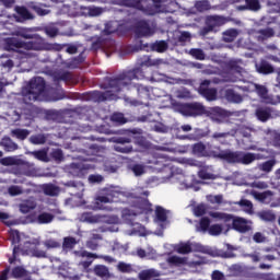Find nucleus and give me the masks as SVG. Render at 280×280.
Listing matches in <instances>:
<instances>
[{
	"label": "nucleus",
	"instance_id": "c03bdc74",
	"mask_svg": "<svg viewBox=\"0 0 280 280\" xmlns=\"http://www.w3.org/2000/svg\"><path fill=\"white\" fill-rule=\"evenodd\" d=\"M151 49H153V51H158L159 54H163V51H167V42L165 40L156 42L152 44Z\"/></svg>",
	"mask_w": 280,
	"mask_h": 280
},
{
	"label": "nucleus",
	"instance_id": "49530a36",
	"mask_svg": "<svg viewBox=\"0 0 280 280\" xmlns=\"http://www.w3.org/2000/svg\"><path fill=\"white\" fill-rule=\"evenodd\" d=\"M195 8L198 12H207V10H211V3L209 0H200L196 2Z\"/></svg>",
	"mask_w": 280,
	"mask_h": 280
},
{
	"label": "nucleus",
	"instance_id": "09e8293b",
	"mask_svg": "<svg viewBox=\"0 0 280 280\" xmlns=\"http://www.w3.org/2000/svg\"><path fill=\"white\" fill-rule=\"evenodd\" d=\"M155 215L159 222H167V213L165 212V209H163V207L158 206L155 208Z\"/></svg>",
	"mask_w": 280,
	"mask_h": 280
},
{
	"label": "nucleus",
	"instance_id": "3c124183",
	"mask_svg": "<svg viewBox=\"0 0 280 280\" xmlns=\"http://www.w3.org/2000/svg\"><path fill=\"white\" fill-rule=\"evenodd\" d=\"M235 130H230L226 132H214L212 135V139H215V141H220V139H226V137H235Z\"/></svg>",
	"mask_w": 280,
	"mask_h": 280
},
{
	"label": "nucleus",
	"instance_id": "39448f33",
	"mask_svg": "<svg viewBox=\"0 0 280 280\" xmlns=\"http://www.w3.org/2000/svg\"><path fill=\"white\" fill-rule=\"evenodd\" d=\"M110 78L107 79V90L105 92H100V91H92V92H88L84 94L83 98L86 100V102H95V103H100V102H107L108 100H115V97H117V93L115 91H113V88L110 86V84H108V80Z\"/></svg>",
	"mask_w": 280,
	"mask_h": 280
},
{
	"label": "nucleus",
	"instance_id": "f8f14e48",
	"mask_svg": "<svg viewBox=\"0 0 280 280\" xmlns=\"http://www.w3.org/2000/svg\"><path fill=\"white\" fill-rule=\"evenodd\" d=\"M206 115L212 119V121H222V119L229 117V112L222 107H210L209 109H206Z\"/></svg>",
	"mask_w": 280,
	"mask_h": 280
},
{
	"label": "nucleus",
	"instance_id": "774afa93",
	"mask_svg": "<svg viewBox=\"0 0 280 280\" xmlns=\"http://www.w3.org/2000/svg\"><path fill=\"white\" fill-rule=\"evenodd\" d=\"M152 277H154V270H144L139 273L140 280H150Z\"/></svg>",
	"mask_w": 280,
	"mask_h": 280
},
{
	"label": "nucleus",
	"instance_id": "37998d69",
	"mask_svg": "<svg viewBox=\"0 0 280 280\" xmlns=\"http://www.w3.org/2000/svg\"><path fill=\"white\" fill-rule=\"evenodd\" d=\"M36 209V202L34 201H25L20 205L21 213H30V211H34Z\"/></svg>",
	"mask_w": 280,
	"mask_h": 280
},
{
	"label": "nucleus",
	"instance_id": "f03ea898",
	"mask_svg": "<svg viewBox=\"0 0 280 280\" xmlns=\"http://www.w3.org/2000/svg\"><path fill=\"white\" fill-rule=\"evenodd\" d=\"M45 79L42 77H36L32 79L28 83V89L23 91L24 102L30 104L36 102L40 95L45 92Z\"/></svg>",
	"mask_w": 280,
	"mask_h": 280
},
{
	"label": "nucleus",
	"instance_id": "a18cd8bd",
	"mask_svg": "<svg viewBox=\"0 0 280 280\" xmlns=\"http://www.w3.org/2000/svg\"><path fill=\"white\" fill-rule=\"evenodd\" d=\"M75 244H78V241L75 240V237L73 236H68L63 238V243H62V247L65 249H73L75 248Z\"/></svg>",
	"mask_w": 280,
	"mask_h": 280
},
{
	"label": "nucleus",
	"instance_id": "e433bc0d",
	"mask_svg": "<svg viewBox=\"0 0 280 280\" xmlns=\"http://www.w3.org/2000/svg\"><path fill=\"white\" fill-rule=\"evenodd\" d=\"M238 32L235 28L228 30L223 33V40L224 43H233L235 38L238 36Z\"/></svg>",
	"mask_w": 280,
	"mask_h": 280
},
{
	"label": "nucleus",
	"instance_id": "412c9836",
	"mask_svg": "<svg viewBox=\"0 0 280 280\" xmlns=\"http://www.w3.org/2000/svg\"><path fill=\"white\" fill-rule=\"evenodd\" d=\"M218 159L226 161V163H240L241 151H224L218 154Z\"/></svg>",
	"mask_w": 280,
	"mask_h": 280
},
{
	"label": "nucleus",
	"instance_id": "5fc2aeb1",
	"mask_svg": "<svg viewBox=\"0 0 280 280\" xmlns=\"http://www.w3.org/2000/svg\"><path fill=\"white\" fill-rule=\"evenodd\" d=\"M226 67L230 71H234V73H242V67L236 60H230Z\"/></svg>",
	"mask_w": 280,
	"mask_h": 280
},
{
	"label": "nucleus",
	"instance_id": "bf43d9fd",
	"mask_svg": "<svg viewBox=\"0 0 280 280\" xmlns=\"http://www.w3.org/2000/svg\"><path fill=\"white\" fill-rule=\"evenodd\" d=\"M208 231H209L210 235L218 236V235L222 234L223 228L221 224H212V225H210Z\"/></svg>",
	"mask_w": 280,
	"mask_h": 280
},
{
	"label": "nucleus",
	"instance_id": "6ab92c4d",
	"mask_svg": "<svg viewBox=\"0 0 280 280\" xmlns=\"http://www.w3.org/2000/svg\"><path fill=\"white\" fill-rule=\"evenodd\" d=\"M255 91L260 100L264 101L266 104H277V101L272 96L268 95V88H266L265 85L255 84Z\"/></svg>",
	"mask_w": 280,
	"mask_h": 280
},
{
	"label": "nucleus",
	"instance_id": "69168bd1",
	"mask_svg": "<svg viewBox=\"0 0 280 280\" xmlns=\"http://www.w3.org/2000/svg\"><path fill=\"white\" fill-rule=\"evenodd\" d=\"M139 65L140 67H154V62L152 61L150 56H143L142 58H140Z\"/></svg>",
	"mask_w": 280,
	"mask_h": 280
},
{
	"label": "nucleus",
	"instance_id": "c85d7f7f",
	"mask_svg": "<svg viewBox=\"0 0 280 280\" xmlns=\"http://www.w3.org/2000/svg\"><path fill=\"white\" fill-rule=\"evenodd\" d=\"M225 97L229 102H233L234 104H242V102H244L242 94L236 93L234 90H226Z\"/></svg>",
	"mask_w": 280,
	"mask_h": 280
},
{
	"label": "nucleus",
	"instance_id": "393cba45",
	"mask_svg": "<svg viewBox=\"0 0 280 280\" xmlns=\"http://www.w3.org/2000/svg\"><path fill=\"white\" fill-rule=\"evenodd\" d=\"M42 191L45 196L55 197L60 194V188L54 184H44L42 185Z\"/></svg>",
	"mask_w": 280,
	"mask_h": 280
},
{
	"label": "nucleus",
	"instance_id": "f704fd0d",
	"mask_svg": "<svg viewBox=\"0 0 280 280\" xmlns=\"http://www.w3.org/2000/svg\"><path fill=\"white\" fill-rule=\"evenodd\" d=\"M30 142L33 143V145H45V143H47V136H45V133L33 135L30 137Z\"/></svg>",
	"mask_w": 280,
	"mask_h": 280
},
{
	"label": "nucleus",
	"instance_id": "ea45409f",
	"mask_svg": "<svg viewBox=\"0 0 280 280\" xmlns=\"http://www.w3.org/2000/svg\"><path fill=\"white\" fill-rule=\"evenodd\" d=\"M110 121L117 124L118 126H124V124L128 122V119L121 113H114L110 117Z\"/></svg>",
	"mask_w": 280,
	"mask_h": 280
},
{
	"label": "nucleus",
	"instance_id": "603ef678",
	"mask_svg": "<svg viewBox=\"0 0 280 280\" xmlns=\"http://www.w3.org/2000/svg\"><path fill=\"white\" fill-rule=\"evenodd\" d=\"M44 32L46 35H48L49 38H56L60 31L54 25H48L44 27Z\"/></svg>",
	"mask_w": 280,
	"mask_h": 280
},
{
	"label": "nucleus",
	"instance_id": "4468645a",
	"mask_svg": "<svg viewBox=\"0 0 280 280\" xmlns=\"http://www.w3.org/2000/svg\"><path fill=\"white\" fill-rule=\"evenodd\" d=\"M232 228L234 231H237V233H248V231H252V226L248 225V221L244 218H234L232 219Z\"/></svg>",
	"mask_w": 280,
	"mask_h": 280
},
{
	"label": "nucleus",
	"instance_id": "2f4dec72",
	"mask_svg": "<svg viewBox=\"0 0 280 280\" xmlns=\"http://www.w3.org/2000/svg\"><path fill=\"white\" fill-rule=\"evenodd\" d=\"M256 160H257V154H255V153H244V152L241 151L240 163L242 165H250V163H253Z\"/></svg>",
	"mask_w": 280,
	"mask_h": 280
},
{
	"label": "nucleus",
	"instance_id": "b1692460",
	"mask_svg": "<svg viewBox=\"0 0 280 280\" xmlns=\"http://www.w3.org/2000/svg\"><path fill=\"white\" fill-rule=\"evenodd\" d=\"M238 10H250L252 12H259L261 3L259 0H245V5L238 7Z\"/></svg>",
	"mask_w": 280,
	"mask_h": 280
},
{
	"label": "nucleus",
	"instance_id": "6e6d98bb",
	"mask_svg": "<svg viewBox=\"0 0 280 280\" xmlns=\"http://www.w3.org/2000/svg\"><path fill=\"white\" fill-rule=\"evenodd\" d=\"M131 172H133L135 176H143V174H145V166L142 164H133Z\"/></svg>",
	"mask_w": 280,
	"mask_h": 280
},
{
	"label": "nucleus",
	"instance_id": "20e7f679",
	"mask_svg": "<svg viewBox=\"0 0 280 280\" xmlns=\"http://www.w3.org/2000/svg\"><path fill=\"white\" fill-rule=\"evenodd\" d=\"M152 211H154V210L152 209V205H151L150 200H148L145 198H139L132 206V209H130V208L124 209V215L131 217V215H141L143 213H144V215H150V213H152Z\"/></svg>",
	"mask_w": 280,
	"mask_h": 280
},
{
	"label": "nucleus",
	"instance_id": "dca6fc26",
	"mask_svg": "<svg viewBox=\"0 0 280 280\" xmlns=\"http://www.w3.org/2000/svg\"><path fill=\"white\" fill-rule=\"evenodd\" d=\"M4 47L7 51H21L20 49H25V42L16 37H9L5 39Z\"/></svg>",
	"mask_w": 280,
	"mask_h": 280
},
{
	"label": "nucleus",
	"instance_id": "6e6552de",
	"mask_svg": "<svg viewBox=\"0 0 280 280\" xmlns=\"http://www.w3.org/2000/svg\"><path fill=\"white\" fill-rule=\"evenodd\" d=\"M210 85V80H203L198 88V93L201 97H205L207 102H215V100H218V90H215V88H209Z\"/></svg>",
	"mask_w": 280,
	"mask_h": 280
},
{
	"label": "nucleus",
	"instance_id": "7c9ffc66",
	"mask_svg": "<svg viewBox=\"0 0 280 280\" xmlns=\"http://www.w3.org/2000/svg\"><path fill=\"white\" fill-rule=\"evenodd\" d=\"M54 214L48 212H42L37 215L36 222L37 224H51L54 222Z\"/></svg>",
	"mask_w": 280,
	"mask_h": 280
},
{
	"label": "nucleus",
	"instance_id": "4be33fe9",
	"mask_svg": "<svg viewBox=\"0 0 280 280\" xmlns=\"http://www.w3.org/2000/svg\"><path fill=\"white\" fill-rule=\"evenodd\" d=\"M136 34L138 38H143V36H152V27L145 21L138 22L136 26Z\"/></svg>",
	"mask_w": 280,
	"mask_h": 280
},
{
	"label": "nucleus",
	"instance_id": "a878e982",
	"mask_svg": "<svg viewBox=\"0 0 280 280\" xmlns=\"http://www.w3.org/2000/svg\"><path fill=\"white\" fill-rule=\"evenodd\" d=\"M93 272L96 277H100L101 279H109L110 278V271L108 270V267L104 265H95Z\"/></svg>",
	"mask_w": 280,
	"mask_h": 280
},
{
	"label": "nucleus",
	"instance_id": "4c0bfd02",
	"mask_svg": "<svg viewBox=\"0 0 280 280\" xmlns=\"http://www.w3.org/2000/svg\"><path fill=\"white\" fill-rule=\"evenodd\" d=\"M277 165V160L271 159L260 164V171L265 172L266 174H270L275 166Z\"/></svg>",
	"mask_w": 280,
	"mask_h": 280
},
{
	"label": "nucleus",
	"instance_id": "473e14b6",
	"mask_svg": "<svg viewBox=\"0 0 280 280\" xmlns=\"http://www.w3.org/2000/svg\"><path fill=\"white\" fill-rule=\"evenodd\" d=\"M192 154L196 156H207V145L202 142H197L192 145Z\"/></svg>",
	"mask_w": 280,
	"mask_h": 280
},
{
	"label": "nucleus",
	"instance_id": "9b49d317",
	"mask_svg": "<svg viewBox=\"0 0 280 280\" xmlns=\"http://www.w3.org/2000/svg\"><path fill=\"white\" fill-rule=\"evenodd\" d=\"M46 47L45 38L40 37L38 34H35L30 42H25L26 51H43Z\"/></svg>",
	"mask_w": 280,
	"mask_h": 280
},
{
	"label": "nucleus",
	"instance_id": "680f3d73",
	"mask_svg": "<svg viewBox=\"0 0 280 280\" xmlns=\"http://www.w3.org/2000/svg\"><path fill=\"white\" fill-rule=\"evenodd\" d=\"M8 194L10 196H21V194H23V188H21V186L12 185L8 188Z\"/></svg>",
	"mask_w": 280,
	"mask_h": 280
},
{
	"label": "nucleus",
	"instance_id": "c756f323",
	"mask_svg": "<svg viewBox=\"0 0 280 280\" xmlns=\"http://www.w3.org/2000/svg\"><path fill=\"white\" fill-rule=\"evenodd\" d=\"M73 81V74L71 72L66 71L62 73H58L54 75V82L55 84H59L60 82H72Z\"/></svg>",
	"mask_w": 280,
	"mask_h": 280
},
{
	"label": "nucleus",
	"instance_id": "e2e57ef3",
	"mask_svg": "<svg viewBox=\"0 0 280 280\" xmlns=\"http://www.w3.org/2000/svg\"><path fill=\"white\" fill-rule=\"evenodd\" d=\"M267 8H271L273 12H280V0H266Z\"/></svg>",
	"mask_w": 280,
	"mask_h": 280
},
{
	"label": "nucleus",
	"instance_id": "72a5a7b5",
	"mask_svg": "<svg viewBox=\"0 0 280 280\" xmlns=\"http://www.w3.org/2000/svg\"><path fill=\"white\" fill-rule=\"evenodd\" d=\"M235 130V135H241L242 137H244L245 139H250V137L253 136V129L244 126V125H240L236 129H232Z\"/></svg>",
	"mask_w": 280,
	"mask_h": 280
},
{
	"label": "nucleus",
	"instance_id": "423d86ee",
	"mask_svg": "<svg viewBox=\"0 0 280 280\" xmlns=\"http://www.w3.org/2000/svg\"><path fill=\"white\" fill-rule=\"evenodd\" d=\"M114 5H122L124 8H132L133 10H139L140 12H144V14H149L153 16L156 14V9L154 7L145 8L143 5V0H112Z\"/></svg>",
	"mask_w": 280,
	"mask_h": 280
},
{
	"label": "nucleus",
	"instance_id": "8fccbe9b",
	"mask_svg": "<svg viewBox=\"0 0 280 280\" xmlns=\"http://www.w3.org/2000/svg\"><path fill=\"white\" fill-rule=\"evenodd\" d=\"M9 240L13 246L16 244H20L21 243V233H19V230H11L9 232Z\"/></svg>",
	"mask_w": 280,
	"mask_h": 280
},
{
	"label": "nucleus",
	"instance_id": "f257e3e1",
	"mask_svg": "<svg viewBox=\"0 0 280 280\" xmlns=\"http://www.w3.org/2000/svg\"><path fill=\"white\" fill-rule=\"evenodd\" d=\"M145 74L141 68H136L132 70H126L120 72L119 74L112 77L108 79V84L114 91V93H121V91H132L136 89L138 97L140 100H150V93H152V89L143 85V84H133L132 80H143Z\"/></svg>",
	"mask_w": 280,
	"mask_h": 280
},
{
	"label": "nucleus",
	"instance_id": "cd10ccee",
	"mask_svg": "<svg viewBox=\"0 0 280 280\" xmlns=\"http://www.w3.org/2000/svg\"><path fill=\"white\" fill-rule=\"evenodd\" d=\"M1 145L4 148L5 152H15V150H19V144L10 137L2 138Z\"/></svg>",
	"mask_w": 280,
	"mask_h": 280
},
{
	"label": "nucleus",
	"instance_id": "7ed1b4c3",
	"mask_svg": "<svg viewBox=\"0 0 280 280\" xmlns=\"http://www.w3.org/2000/svg\"><path fill=\"white\" fill-rule=\"evenodd\" d=\"M225 23L226 18L222 15H207L205 18V26L199 30V35L209 36V34H217Z\"/></svg>",
	"mask_w": 280,
	"mask_h": 280
},
{
	"label": "nucleus",
	"instance_id": "338daca9",
	"mask_svg": "<svg viewBox=\"0 0 280 280\" xmlns=\"http://www.w3.org/2000/svg\"><path fill=\"white\" fill-rule=\"evenodd\" d=\"M272 273H253V278L256 280H276L271 278Z\"/></svg>",
	"mask_w": 280,
	"mask_h": 280
},
{
	"label": "nucleus",
	"instance_id": "bb28decb",
	"mask_svg": "<svg viewBox=\"0 0 280 280\" xmlns=\"http://www.w3.org/2000/svg\"><path fill=\"white\" fill-rule=\"evenodd\" d=\"M30 135H31L30 129L15 128L11 130V137H13L14 139H18L19 141H25V139H27Z\"/></svg>",
	"mask_w": 280,
	"mask_h": 280
},
{
	"label": "nucleus",
	"instance_id": "a19ab883",
	"mask_svg": "<svg viewBox=\"0 0 280 280\" xmlns=\"http://www.w3.org/2000/svg\"><path fill=\"white\" fill-rule=\"evenodd\" d=\"M171 266H185L187 264V258L180 256H171L167 259Z\"/></svg>",
	"mask_w": 280,
	"mask_h": 280
},
{
	"label": "nucleus",
	"instance_id": "c9c22d12",
	"mask_svg": "<svg viewBox=\"0 0 280 280\" xmlns=\"http://www.w3.org/2000/svg\"><path fill=\"white\" fill-rule=\"evenodd\" d=\"M178 255H189L194 249L191 248V243H180L175 248Z\"/></svg>",
	"mask_w": 280,
	"mask_h": 280
},
{
	"label": "nucleus",
	"instance_id": "2eb2a0df",
	"mask_svg": "<svg viewBox=\"0 0 280 280\" xmlns=\"http://www.w3.org/2000/svg\"><path fill=\"white\" fill-rule=\"evenodd\" d=\"M14 11L16 12V21L19 23H25V21H34V14L30 12L25 7L16 5L14 8Z\"/></svg>",
	"mask_w": 280,
	"mask_h": 280
},
{
	"label": "nucleus",
	"instance_id": "9d476101",
	"mask_svg": "<svg viewBox=\"0 0 280 280\" xmlns=\"http://www.w3.org/2000/svg\"><path fill=\"white\" fill-rule=\"evenodd\" d=\"M121 191L117 190L115 187L105 188L104 195H101L96 198L97 202L101 205H108V202H117L121 196Z\"/></svg>",
	"mask_w": 280,
	"mask_h": 280
},
{
	"label": "nucleus",
	"instance_id": "a211bd4d",
	"mask_svg": "<svg viewBox=\"0 0 280 280\" xmlns=\"http://www.w3.org/2000/svg\"><path fill=\"white\" fill-rule=\"evenodd\" d=\"M28 9L32 10V12H35L37 16H47V14H51V10L47 9V4L42 2H30Z\"/></svg>",
	"mask_w": 280,
	"mask_h": 280
},
{
	"label": "nucleus",
	"instance_id": "f3484780",
	"mask_svg": "<svg viewBox=\"0 0 280 280\" xmlns=\"http://www.w3.org/2000/svg\"><path fill=\"white\" fill-rule=\"evenodd\" d=\"M257 73L261 75H270L275 73V66L269 63L266 59H260L258 63L255 65Z\"/></svg>",
	"mask_w": 280,
	"mask_h": 280
},
{
	"label": "nucleus",
	"instance_id": "864d4df0",
	"mask_svg": "<svg viewBox=\"0 0 280 280\" xmlns=\"http://www.w3.org/2000/svg\"><path fill=\"white\" fill-rule=\"evenodd\" d=\"M83 10L89 16H100L102 14V8L97 7H85Z\"/></svg>",
	"mask_w": 280,
	"mask_h": 280
},
{
	"label": "nucleus",
	"instance_id": "5701e85b",
	"mask_svg": "<svg viewBox=\"0 0 280 280\" xmlns=\"http://www.w3.org/2000/svg\"><path fill=\"white\" fill-rule=\"evenodd\" d=\"M256 39L258 43H264V40H268V38H272L275 36V30L267 27V28H261L256 32Z\"/></svg>",
	"mask_w": 280,
	"mask_h": 280
},
{
	"label": "nucleus",
	"instance_id": "aec40b11",
	"mask_svg": "<svg viewBox=\"0 0 280 280\" xmlns=\"http://www.w3.org/2000/svg\"><path fill=\"white\" fill-rule=\"evenodd\" d=\"M255 115L258 121L266 124V121L272 119V109L268 106H261L255 110Z\"/></svg>",
	"mask_w": 280,
	"mask_h": 280
},
{
	"label": "nucleus",
	"instance_id": "052dcab7",
	"mask_svg": "<svg viewBox=\"0 0 280 280\" xmlns=\"http://www.w3.org/2000/svg\"><path fill=\"white\" fill-rule=\"evenodd\" d=\"M194 213L197 218H202V215L207 213V206H205L203 203L196 206L194 209Z\"/></svg>",
	"mask_w": 280,
	"mask_h": 280
},
{
	"label": "nucleus",
	"instance_id": "13d9d810",
	"mask_svg": "<svg viewBox=\"0 0 280 280\" xmlns=\"http://www.w3.org/2000/svg\"><path fill=\"white\" fill-rule=\"evenodd\" d=\"M117 269L119 270V272L130 275V272H132V265L126 264V262H119L117 265Z\"/></svg>",
	"mask_w": 280,
	"mask_h": 280
},
{
	"label": "nucleus",
	"instance_id": "0e129e2a",
	"mask_svg": "<svg viewBox=\"0 0 280 280\" xmlns=\"http://www.w3.org/2000/svg\"><path fill=\"white\" fill-rule=\"evenodd\" d=\"M50 156L54 161H62L65 159V153H62V149H55L50 153Z\"/></svg>",
	"mask_w": 280,
	"mask_h": 280
},
{
	"label": "nucleus",
	"instance_id": "de8ad7c7",
	"mask_svg": "<svg viewBox=\"0 0 280 280\" xmlns=\"http://www.w3.org/2000/svg\"><path fill=\"white\" fill-rule=\"evenodd\" d=\"M189 54L196 60H205V58H207V55L205 54V50H202L200 48H192V49L189 50Z\"/></svg>",
	"mask_w": 280,
	"mask_h": 280
},
{
	"label": "nucleus",
	"instance_id": "1a4fd4ad",
	"mask_svg": "<svg viewBox=\"0 0 280 280\" xmlns=\"http://www.w3.org/2000/svg\"><path fill=\"white\" fill-rule=\"evenodd\" d=\"M113 143H116L114 145V149L116 152H121V154H128L132 152V139L130 137H114L112 138Z\"/></svg>",
	"mask_w": 280,
	"mask_h": 280
},
{
	"label": "nucleus",
	"instance_id": "4d7b16f0",
	"mask_svg": "<svg viewBox=\"0 0 280 280\" xmlns=\"http://www.w3.org/2000/svg\"><path fill=\"white\" fill-rule=\"evenodd\" d=\"M31 154L37 161H47V151L45 150L32 151Z\"/></svg>",
	"mask_w": 280,
	"mask_h": 280
},
{
	"label": "nucleus",
	"instance_id": "0eeeda50",
	"mask_svg": "<svg viewBox=\"0 0 280 280\" xmlns=\"http://www.w3.org/2000/svg\"><path fill=\"white\" fill-rule=\"evenodd\" d=\"M207 108L201 103H185L179 106V113L185 117H200L206 115Z\"/></svg>",
	"mask_w": 280,
	"mask_h": 280
},
{
	"label": "nucleus",
	"instance_id": "79ce46f5",
	"mask_svg": "<svg viewBox=\"0 0 280 280\" xmlns=\"http://www.w3.org/2000/svg\"><path fill=\"white\" fill-rule=\"evenodd\" d=\"M11 275L13 279H23L27 275V270L21 266H16L12 269Z\"/></svg>",
	"mask_w": 280,
	"mask_h": 280
},
{
	"label": "nucleus",
	"instance_id": "58836bf2",
	"mask_svg": "<svg viewBox=\"0 0 280 280\" xmlns=\"http://www.w3.org/2000/svg\"><path fill=\"white\" fill-rule=\"evenodd\" d=\"M210 218H214L215 220H222L223 222H231V220H233L232 214H228L224 212H210Z\"/></svg>",
	"mask_w": 280,
	"mask_h": 280
},
{
	"label": "nucleus",
	"instance_id": "ddd939ff",
	"mask_svg": "<svg viewBox=\"0 0 280 280\" xmlns=\"http://www.w3.org/2000/svg\"><path fill=\"white\" fill-rule=\"evenodd\" d=\"M89 170H92L90 164L72 163L70 173L72 176H77L78 178H84V176L89 174Z\"/></svg>",
	"mask_w": 280,
	"mask_h": 280
}]
</instances>
